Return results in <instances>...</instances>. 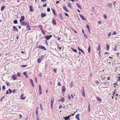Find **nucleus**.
Returning a JSON list of instances; mask_svg holds the SVG:
<instances>
[{
  "instance_id": "20e7f679",
  "label": "nucleus",
  "mask_w": 120,
  "mask_h": 120,
  "mask_svg": "<svg viewBox=\"0 0 120 120\" xmlns=\"http://www.w3.org/2000/svg\"><path fill=\"white\" fill-rule=\"evenodd\" d=\"M38 48H39L44 50H46V48L45 47L43 46L39 45L38 46Z\"/></svg>"
},
{
  "instance_id": "864d4df0",
  "label": "nucleus",
  "mask_w": 120,
  "mask_h": 120,
  "mask_svg": "<svg viewBox=\"0 0 120 120\" xmlns=\"http://www.w3.org/2000/svg\"><path fill=\"white\" fill-rule=\"evenodd\" d=\"M86 27H87V28L88 29H90L89 26L88 25H87V26H86Z\"/></svg>"
},
{
  "instance_id": "8fccbe9b",
  "label": "nucleus",
  "mask_w": 120,
  "mask_h": 120,
  "mask_svg": "<svg viewBox=\"0 0 120 120\" xmlns=\"http://www.w3.org/2000/svg\"><path fill=\"white\" fill-rule=\"evenodd\" d=\"M73 51L75 52H77V50L76 49H73Z\"/></svg>"
},
{
  "instance_id": "4468645a",
  "label": "nucleus",
  "mask_w": 120,
  "mask_h": 120,
  "mask_svg": "<svg viewBox=\"0 0 120 120\" xmlns=\"http://www.w3.org/2000/svg\"><path fill=\"white\" fill-rule=\"evenodd\" d=\"M30 10L31 11H33L34 9H33V7L32 6L30 5Z\"/></svg>"
},
{
  "instance_id": "c03bdc74",
  "label": "nucleus",
  "mask_w": 120,
  "mask_h": 120,
  "mask_svg": "<svg viewBox=\"0 0 120 120\" xmlns=\"http://www.w3.org/2000/svg\"><path fill=\"white\" fill-rule=\"evenodd\" d=\"M8 90L9 91L10 93H12V90H11L10 89H8Z\"/></svg>"
},
{
  "instance_id": "412c9836",
  "label": "nucleus",
  "mask_w": 120,
  "mask_h": 120,
  "mask_svg": "<svg viewBox=\"0 0 120 120\" xmlns=\"http://www.w3.org/2000/svg\"><path fill=\"white\" fill-rule=\"evenodd\" d=\"M107 46V50H109V46L108 44H106Z\"/></svg>"
},
{
  "instance_id": "de8ad7c7",
  "label": "nucleus",
  "mask_w": 120,
  "mask_h": 120,
  "mask_svg": "<svg viewBox=\"0 0 120 120\" xmlns=\"http://www.w3.org/2000/svg\"><path fill=\"white\" fill-rule=\"evenodd\" d=\"M68 99L69 100H70L71 98L70 97V95L69 94H68Z\"/></svg>"
},
{
  "instance_id": "9b49d317",
  "label": "nucleus",
  "mask_w": 120,
  "mask_h": 120,
  "mask_svg": "<svg viewBox=\"0 0 120 120\" xmlns=\"http://www.w3.org/2000/svg\"><path fill=\"white\" fill-rule=\"evenodd\" d=\"M70 116H66V117H64V119L65 120H70L69 119V118Z\"/></svg>"
},
{
  "instance_id": "09e8293b",
  "label": "nucleus",
  "mask_w": 120,
  "mask_h": 120,
  "mask_svg": "<svg viewBox=\"0 0 120 120\" xmlns=\"http://www.w3.org/2000/svg\"><path fill=\"white\" fill-rule=\"evenodd\" d=\"M95 83L98 85L99 84V82H98V81H96L95 82Z\"/></svg>"
},
{
  "instance_id": "3c124183",
  "label": "nucleus",
  "mask_w": 120,
  "mask_h": 120,
  "mask_svg": "<svg viewBox=\"0 0 120 120\" xmlns=\"http://www.w3.org/2000/svg\"><path fill=\"white\" fill-rule=\"evenodd\" d=\"M39 94L40 95H41L42 94V90H39Z\"/></svg>"
},
{
  "instance_id": "a18cd8bd",
  "label": "nucleus",
  "mask_w": 120,
  "mask_h": 120,
  "mask_svg": "<svg viewBox=\"0 0 120 120\" xmlns=\"http://www.w3.org/2000/svg\"><path fill=\"white\" fill-rule=\"evenodd\" d=\"M40 108H41V110H42L43 109L42 107V106L41 105V104H40Z\"/></svg>"
},
{
  "instance_id": "6e6d98bb",
  "label": "nucleus",
  "mask_w": 120,
  "mask_h": 120,
  "mask_svg": "<svg viewBox=\"0 0 120 120\" xmlns=\"http://www.w3.org/2000/svg\"><path fill=\"white\" fill-rule=\"evenodd\" d=\"M111 34V33L110 32H109V34H108V36L109 37H110V36Z\"/></svg>"
},
{
  "instance_id": "49530a36",
  "label": "nucleus",
  "mask_w": 120,
  "mask_h": 120,
  "mask_svg": "<svg viewBox=\"0 0 120 120\" xmlns=\"http://www.w3.org/2000/svg\"><path fill=\"white\" fill-rule=\"evenodd\" d=\"M50 9L49 8H48L47 9V11H50Z\"/></svg>"
},
{
  "instance_id": "4d7b16f0",
  "label": "nucleus",
  "mask_w": 120,
  "mask_h": 120,
  "mask_svg": "<svg viewBox=\"0 0 120 120\" xmlns=\"http://www.w3.org/2000/svg\"><path fill=\"white\" fill-rule=\"evenodd\" d=\"M64 14L66 16H69L68 15V14L66 13H65Z\"/></svg>"
},
{
  "instance_id": "ea45409f",
  "label": "nucleus",
  "mask_w": 120,
  "mask_h": 120,
  "mask_svg": "<svg viewBox=\"0 0 120 120\" xmlns=\"http://www.w3.org/2000/svg\"><path fill=\"white\" fill-rule=\"evenodd\" d=\"M57 84L58 85L60 86L61 85V83L59 82H58Z\"/></svg>"
},
{
  "instance_id": "5fc2aeb1",
  "label": "nucleus",
  "mask_w": 120,
  "mask_h": 120,
  "mask_svg": "<svg viewBox=\"0 0 120 120\" xmlns=\"http://www.w3.org/2000/svg\"><path fill=\"white\" fill-rule=\"evenodd\" d=\"M30 82L31 83H33V81L32 80V79H30Z\"/></svg>"
},
{
  "instance_id": "052dcab7",
  "label": "nucleus",
  "mask_w": 120,
  "mask_h": 120,
  "mask_svg": "<svg viewBox=\"0 0 120 120\" xmlns=\"http://www.w3.org/2000/svg\"><path fill=\"white\" fill-rule=\"evenodd\" d=\"M36 120H39V118L38 117V116H37Z\"/></svg>"
},
{
  "instance_id": "7c9ffc66",
  "label": "nucleus",
  "mask_w": 120,
  "mask_h": 120,
  "mask_svg": "<svg viewBox=\"0 0 120 120\" xmlns=\"http://www.w3.org/2000/svg\"><path fill=\"white\" fill-rule=\"evenodd\" d=\"M14 23L15 24H17L18 23V21L17 20H15L14 21Z\"/></svg>"
},
{
  "instance_id": "e2e57ef3",
  "label": "nucleus",
  "mask_w": 120,
  "mask_h": 120,
  "mask_svg": "<svg viewBox=\"0 0 120 120\" xmlns=\"http://www.w3.org/2000/svg\"><path fill=\"white\" fill-rule=\"evenodd\" d=\"M41 31L43 34H45V32L43 30H42Z\"/></svg>"
},
{
  "instance_id": "0e129e2a",
  "label": "nucleus",
  "mask_w": 120,
  "mask_h": 120,
  "mask_svg": "<svg viewBox=\"0 0 120 120\" xmlns=\"http://www.w3.org/2000/svg\"><path fill=\"white\" fill-rule=\"evenodd\" d=\"M16 90H13V91L12 92H13V93H15V92H16Z\"/></svg>"
},
{
  "instance_id": "423d86ee",
  "label": "nucleus",
  "mask_w": 120,
  "mask_h": 120,
  "mask_svg": "<svg viewBox=\"0 0 120 120\" xmlns=\"http://www.w3.org/2000/svg\"><path fill=\"white\" fill-rule=\"evenodd\" d=\"M80 16L81 18L83 20H86V19H85L84 16L81 14H80L79 15Z\"/></svg>"
},
{
  "instance_id": "cd10ccee",
  "label": "nucleus",
  "mask_w": 120,
  "mask_h": 120,
  "mask_svg": "<svg viewBox=\"0 0 120 120\" xmlns=\"http://www.w3.org/2000/svg\"><path fill=\"white\" fill-rule=\"evenodd\" d=\"M103 17L105 19H106L107 18V16L105 14H104L103 15Z\"/></svg>"
},
{
  "instance_id": "1a4fd4ad",
  "label": "nucleus",
  "mask_w": 120,
  "mask_h": 120,
  "mask_svg": "<svg viewBox=\"0 0 120 120\" xmlns=\"http://www.w3.org/2000/svg\"><path fill=\"white\" fill-rule=\"evenodd\" d=\"M66 90V89L65 88V87L64 86H63L62 87V92L63 94H64L65 93V92Z\"/></svg>"
},
{
  "instance_id": "f257e3e1",
  "label": "nucleus",
  "mask_w": 120,
  "mask_h": 120,
  "mask_svg": "<svg viewBox=\"0 0 120 120\" xmlns=\"http://www.w3.org/2000/svg\"><path fill=\"white\" fill-rule=\"evenodd\" d=\"M21 24L22 26H27V27H26V28H27L28 27L30 26L29 24L27 22H25L24 21L22 22H21Z\"/></svg>"
},
{
  "instance_id": "6e6552de",
  "label": "nucleus",
  "mask_w": 120,
  "mask_h": 120,
  "mask_svg": "<svg viewBox=\"0 0 120 120\" xmlns=\"http://www.w3.org/2000/svg\"><path fill=\"white\" fill-rule=\"evenodd\" d=\"M17 77V75H15V74L13 75L12 76V78L14 80H16V79Z\"/></svg>"
},
{
  "instance_id": "774afa93",
  "label": "nucleus",
  "mask_w": 120,
  "mask_h": 120,
  "mask_svg": "<svg viewBox=\"0 0 120 120\" xmlns=\"http://www.w3.org/2000/svg\"><path fill=\"white\" fill-rule=\"evenodd\" d=\"M47 6V4H45L43 5V6L44 7H46Z\"/></svg>"
},
{
  "instance_id": "69168bd1",
  "label": "nucleus",
  "mask_w": 120,
  "mask_h": 120,
  "mask_svg": "<svg viewBox=\"0 0 120 120\" xmlns=\"http://www.w3.org/2000/svg\"><path fill=\"white\" fill-rule=\"evenodd\" d=\"M116 3V1H115L114 2V3H113V4L114 5V6L115 7V4Z\"/></svg>"
},
{
  "instance_id": "2f4dec72",
  "label": "nucleus",
  "mask_w": 120,
  "mask_h": 120,
  "mask_svg": "<svg viewBox=\"0 0 120 120\" xmlns=\"http://www.w3.org/2000/svg\"><path fill=\"white\" fill-rule=\"evenodd\" d=\"M6 84L7 86H9L10 85V83L9 82H6Z\"/></svg>"
},
{
  "instance_id": "bb28decb",
  "label": "nucleus",
  "mask_w": 120,
  "mask_h": 120,
  "mask_svg": "<svg viewBox=\"0 0 120 120\" xmlns=\"http://www.w3.org/2000/svg\"><path fill=\"white\" fill-rule=\"evenodd\" d=\"M38 107H37L36 110V113L37 116L38 115Z\"/></svg>"
},
{
  "instance_id": "f03ea898",
  "label": "nucleus",
  "mask_w": 120,
  "mask_h": 120,
  "mask_svg": "<svg viewBox=\"0 0 120 120\" xmlns=\"http://www.w3.org/2000/svg\"><path fill=\"white\" fill-rule=\"evenodd\" d=\"M54 101V98H51V109L53 108V105Z\"/></svg>"
},
{
  "instance_id": "2eb2a0df",
  "label": "nucleus",
  "mask_w": 120,
  "mask_h": 120,
  "mask_svg": "<svg viewBox=\"0 0 120 120\" xmlns=\"http://www.w3.org/2000/svg\"><path fill=\"white\" fill-rule=\"evenodd\" d=\"M24 95L23 94H22L20 96V97L21 98V99L22 100H24L25 99V97H23Z\"/></svg>"
},
{
  "instance_id": "dca6fc26",
  "label": "nucleus",
  "mask_w": 120,
  "mask_h": 120,
  "mask_svg": "<svg viewBox=\"0 0 120 120\" xmlns=\"http://www.w3.org/2000/svg\"><path fill=\"white\" fill-rule=\"evenodd\" d=\"M59 17L61 20H63V18L62 16L61 13H60L59 15Z\"/></svg>"
},
{
  "instance_id": "e433bc0d",
  "label": "nucleus",
  "mask_w": 120,
  "mask_h": 120,
  "mask_svg": "<svg viewBox=\"0 0 120 120\" xmlns=\"http://www.w3.org/2000/svg\"><path fill=\"white\" fill-rule=\"evenodd\" d=\"M19 119H21V118L22 117V115L21 114H19Z\"/></svg>"
},
{
  "instance_id": "5701e85b",
  "label": "nucleus",
  "mask_w": 120,
  "mask_h": 120,
  "mask_svg": "<svg viewBox=\"0 0 120 120\" xmlns=\"http://www.w3.org/2000/svg\"><path fill=\"white\" fill-rule=\"evenodd\" d=\"M100 43L99 44H98V48H97V50L98 51H99L100 50Z\"/></svg>"
},
{
  "instance_id": "4be33fe9",
  "label": "nucleus",
  "mask_w": 120,
  "mask_h": 120,
  "mask_svg": "<svg viewBox=\"0 0 120 120\" xmlns=\"http://www.w3.org/2000/svg\"><path fill=\"white\" fill-rule=\"evenodd\" d=\"M107 5L108 6L109 8H111L112 6V4L110 3H108Z\"/></svg>"
},
{
  "instance_id": "4c0bfd02",
  "label": "nucleus",
  "mask_w": 120,
  "mask_h": 120,
  "mask_svg": "<svg viewBox=\"0 0 120 120\" xmlns=\"http://www.w3.org/2000/svg\"><path fill=\"white\" fill-rule=\"evenodd\" d=\"M5 87L4 85H3L2 87V89L3 90H4L5 89Z\"/></svg>"
},
{
  "instance_id": "0eeeda50",
  "label": "nucleus",
  "mask_w": 120,
  "mask_h": 120,
  "mask_svg": "<svg viewBox=\"0 0 120 120\" xmlns=\"http://www.w3.org/2000/svg\"><path fill=\"white\" fill-rule=\"evenodd\" d=\"M13 30L15 31H18V29L15 26H13Z\"/></svg>"
},
{
  "instance_id": "39448f33",
  "label": "nucleus",
  "mask_w": 120,
  "mask_h": 120,
  "mask_svg": "<svg viewBox=\"0 0 120 120\" xmlns=\"http://www.w3.org/2000/svg\"><path fill=\"white\" fill-rule=\"evenodd\" d=\"M25 18L24 16H21L20 19L19 20V22L21 23L22 21H23L24 20Z\"/></svg>"
},
{
  "instance_id": "c85d7f7f",
  "label": "nucleus",
  "mask_w": 120,
  "mask_h": 120,
  "mask_svg": "<svg viewBox=\"0 0 120 120\" xmlns=\"http://www.w3.org/2000/svg\"><path fill=\"white\" fill-rule=\"evenodd\" d=\"M64 98H61V101L62 102H63L64 101Z\"/></svg>"
},
{
  "instance_id": "79ce46f5",
  "label": "nucleus",
  "mask_w": 120,
  "mask_h": 120,
  "mask_svg": "<svg viewBox=\"0 0 120 120\" xmlns=\"http://www.w3.org/2000/svg\"><path fill=\"white\" fill-rule=\"evenodd\" d=\"M38 27L39 28H42V26L41 25H39L38 26Z\"/></svg>"
},
{
  "instance_id": "a211bd4d",
  "label": "nucleus",
  "mask_w": 120,
  "mask_h": 120,
  "mask_svg": "<svg viewBox=\"0 0 120 120\" xmlns=\"http://www.w3.org/2000/svg\"><path fill=\"white\" fill-rule=\"evenodd\" d=\"M52 23L54 25H55L56 24L55 20L54 19H52Z\"/></svg>"
},
{
  "instance_id": "f8f14e48",
  "label": "nucleus",
  "mask_w": 120,
  "mask_h": 120,
  "mask_svg": "<svg viewBox=\"0 0 120 120\" xmlns=\"http://www.w3.org/2000/svg\"><path fill=\"white\" fill-rule=\"evenodd\" d=\"M41 17L43 18L46 15L45 13H41Z\"/></svg>"
},
{
  "instance_id": "58836bf2",
  "label": "nucleus",
  "mask_w": 120,
  "mask_h": 120,
  "mask_svg": "<svg viewBox=\"0 0 120 120\" xmlns=\"http://www.w3.org/2000/svg\"><path fill=\"white\" fill-rule=\"evenodd\" d=\"M68 6L70 7H71V4L70 3H68Z\"/></svg>"
},
{
  "instance_id": "680f3d73",
  "label": "nucleus",
  "mask_w": 120,
  "mask_h": 120,
  "mask_svg": "<svg viewBox=\"0 0 120 120\" xmlns=\"http://www.w3.org/2000/svg\"><path fill=\"white\" fill-rule=\"evenodd\" d=\"M78 49L79 50L81 51V50H82L81 49H80V48L79 47H78Z\"/></svg>"
},
{
  "instance_id": "393cba45",
  "label": "nucleus",
  "mask_w": 120,
  "mask_h": 120,
  "mask_svg": "<svg viewBox=\"0 0 120 120\" xmlns=\"http://www.w3.org/2000/svg\"><path fill=\"white\" fill-rule=\"evenodd\" d=\"M52 10L54 15H56V13L55 10L53 9H52Z\"/></svg>"
},
{
  "instance_id": "c756f323",
  "label": "nucleus",
  "mask_w": 120,
  "mask_h": 120,
  "mask_svg": "<svg viewBox=\"0 0 120 120\" xmlns=\"http://www.w3.org/2000/svg\"><path fill=\"white\" fill-rule=\"evenodd\" d=\"M17 75L19 77L21 75V73L19 72H18L17 73Z\"/></svg>"
},
{
  "instance_id": "37998d69",
  "label": "nucleus",
  "mask_w": 120,
  "mask_h": 120,
  "mask_svg": "<svg viewBox=\"0 0 120 120\" xmlns=\"http://www.w3.org/2000/svg\"><path fill=\"white\" fill-rule=\"evenodd\" d=\"M71 87H72L73 86V82L72 81L71 82Z\"/></svg>"
},
{
  "instance_id": "338daca9",
  "label": "nucleus",
  "mask_w": 120,
  "mask_h": 120,
  "mask_svg": "<svg viewBox=\"0 0 120 120\" xmlns=\"http://www.w3.org/2000/svg\"><path fill=\"white\" fill-rule=\"evenodd\" d=\"M9 93V92L7 90V92H6V94H8Z\"/></svg>"
},
{
  "instance_id": "13d9d810",
  "label": "nucleus",
  "mask_w": 120,
  "mask_h": 120,
  "mask_svg": "<svg viewBox=\"0 0 120 120\" xmlns=\"http://www.w3.org/2000/svg\"><path fill=\"white\" fill-rule=\"evenodd\" d=\"M53 71L55 73H56V70L55 69H53Z\"/></svg>"
},
{
  "instance_id": "603ef678",
  "label": "nucleus",
  "mask_w": 120,
  "mask_h": 120,
  "mask_svg": "<svg viewBox=\"0 0 120 120\" xmlns=\"http://www.w3.org/2000/svg\"><path fill=\"white\" fill-rule=\"evenodd\" d=\"M112 34V35H116V33L115 31H114Z\"/></svg>"
},
{
  "instance_id": "a19ab883",
  "label": "nucleus",
  "mask_w": 120,
  "mask_h": 120,
  "mask_svg": "<svg viewBox=\"0 0 120 120\" xmlns=\"http://www.w3.org/2000/svg\"><path fill=\"white\" fill-rule=\"evenodd\" d=\"M116 46H115V48L113 49V50H114V51H115L117 50L116 49Z\"/></svg>"
},
{
  "instance_id": "7ed1b4c3",
  "label": "nucleus",
  "mask_w": 120,
  "mask_h": 120,
  "mask_svg": "<svg viewBox=\"0 0 120 120\" xmlns=\"http://www.w3.org/2000/svg\"><path fill=\"white\" fill-rule=\"evenodd\" d=\"M52 37V35H49V36H46L45 37V38L47 40H49Z\"/></svg>"
},
{
  "instance_id": "9d476101",
  "label": "nucleus",
  "mask_w": 120,
  "mask_h": 120,
  "mask_svg": "<svg viewBox=\"0 0 120 120\" xmlns=\"http://www.w3.org/2000/svg\"><path fill=\"white\" fill-rule=\"evenodd\" d=\"M63 8L64 9L65 11L66 12H68V10L67 9L65 6H64L63 7Z\"/></svg>"
},
{
  "instance_id": "ddd939ff",
  "label": "nucleus",
  "mask_w": 120,
  "mask_h": 120,
  "mask_svg": "<svg viewBox=\"0 0 120 120\" xmlns=\"http://www.w3.org/2000/svg\"><path fill=\"white\" fill-rule=\"evenodd\" d=\"M79 114H78L76 115V118L78 120H80L79 118Z\"/></svg>"
},
{
  "instance_id": "6ab92c4d",
  "label": "nucleus",
  "mask_w": 120,
  "mask_h": 120,
  "mask_svg": "<svg viewBox=\"0 0 120 120\" xmlns=\"http://www.w3.org/2000/svg\"><path fill=\"white\" fill-rule=\"evenodd\" d=\"M76 4L77 6L79 8L81 9H82V8L81 7V6L79 5L78 3H76Z\"/></svg>"
},
{
  "instance_id": "c9c22d12",
  "label": "nucleus",
  "mask_w": 120,
  "mask_h": 120,
  "mask_svg": "<svg viewBox=\"0 0 120 120\" xmlns=\"http://www.w3.org/2000/svg\"><path fill=\"white\" fill-rule=\"evenodd\" d=\"M27 66V65H22V66H21V67L24 68V67H26Z\"/></svg>"
},
{
  "instance_id": "72a5a7b5",
  "label": "nucleus",
  "mask_w": 120,
  "mask_h": 120,
  "mask_svg": "<svg viewBox=\"0 0 120 120\" xmlns=\"http://www.w3.org/2000/svg\"><path fill=\"white\" fill-rule=\"evenodd\" d=\"M89 45V47L88 48V51L89 52H90V45Z\"/></svg>"
},
{
  "instance_id": "f3484780",
  "label": "nucleus",
  "mask_w": 120,
  "mask_h": 120,
  "mask_svg": "<svg viewBox=\"0 0 120 120\" xmlns=\"http://www.w3.org/2000/svg\"><path fill=\"white\" fill-rule=\"evenodd\" d=\"M96 99L99 101H101V98L98 97H96Z\"/></svg>"
},
{
  "instance_id": "bf43d9fd",
  "label": "nucleus",
  "mask_w": 120,
  "mask_h": 120,
  "mask_svg": "<svg viewBox=\"0 0 120 120\" xmlns=\"http://www.w3.org/2000/svg\"><path fill=\"white\" fill-rule=\"evenodd\" d=\"M4 96H3V97H2V98L1 99H0V101H2V100H3V98H4Z\"/></svg>"
},
{
  "instance_id": "f704fd0d",
  "label": "nucleus",
  "mask_w": 120,
  "mask_h": 120,
  "mask_svg": "<svg viewBox=\"0 0 120 120\" xmlns=\"http://www.w3.org/2000/svg\"><path fill=\"white\" fill-rule=\"evenodd\" d=\"M84 36L86 38H87L88 37L87 36L86 34H84Z\"/></svg>"
},
{
  "instance_id": "473e14b6",
  "label": "nucleus",
  "mask_w": 120,
  "mask_h": 120,
  "mask_svg": "<svg viewBox=\"0 0 120 120\" xmlns=\"http://www.w3.org/2000/svg\"><path fill=\"white\" fill-rule=\"evenodd\" d=\"M39 90H42L41 87L40 85H39Z\"/></svg>"
},
{
  "instance_id": "aec40b11",
  "label": "nucleus",
  "mask_w": 120,
  "mask_h": 120,
  "mask_svg": "<svg viewBox=\"0 0 120 120\" xmlns=\"http://www.w3.org/2000/svg\"><path fill=\"white\" fill-rule=\"evenodd\" d=\"M82 96L83 97H84L85 96V93L84 89H83V92H82Z\"/></svg>"
},
{
  "instance_id": "b1692460",
  "label": "nucleus",
  "mask_w": 120,
  "mask_h": 120,
  "mask_svg": "<svg viewBox=\"0 0 120 120\" xmlns=\"http://www.w3.org/2000/svg\"><path fill=\"white\" fill-rule=\"evenodd\" d=\"M5 8V7L4 6H2L1 8V11H3L4 9Z\"/></svg>"
},
{
  "instance_id": "a878e982",
  "label": "nucleus",
  "mask_w": 120,
  "mask_h": 120,
  "mask_svg": "<svg viewBox=\"0 0 120 120\" xmlns=\"http://www.w3.org/2000/svg\"><path fill=\"white\" fill-rule=\"evenodd\" d=\"M42 61V60L41 59H38V62L39 63H40Z\"/></svg>"
}]
</instances>
